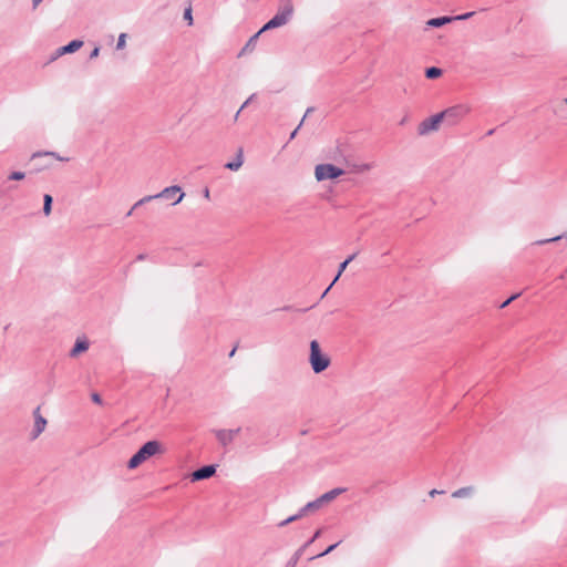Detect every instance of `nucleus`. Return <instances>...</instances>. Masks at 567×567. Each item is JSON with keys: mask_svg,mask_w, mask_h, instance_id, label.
Instances as JSON below:
<instances>
[{"mask_svg": "<svg viewBox=\"0 0 567 567\" xmlns=\"http://www.w3.org/2000/svg\"><path fill=\"white\" fill-rule=\"evenodd\" d=\"M293 14L292 0H280L277 13L250 39L252 42L258 35L267 30L280 28L287 24Z\"/></svg>", "mask_w": 567, "mask_h": 567, "instance_id": "1", "label": "nucleus"}, {"mask_svg": "<svg viewBox=\"0 0 567 567\" xmlns=\"http://www.w3.org/2000/svg\"><path fill=\"white\" fill-rule=\"evenodd\" d=\"M164 445L156 440L147 441L143 444L140 450L128 460L127 467L130 470H134L138 467L142 463L146 462L148 458L155 455H162L165 453Z\"/></svg>", "mask_w": 567, "mask_h": 567, "instance_id": "2", "label": "nucleus"}, {"mask_svg": "<svg viewBox=\"0 0 567 567\" xmlns=\"http://www.w3.org/2000/svg\"><path fill=\"white\" fill-rule=\"evenodd\" d=\"M184 196H185V194L179 186H177V185L168 186L155 195L144 196L143 198H141L140 200H137L134 204V207H140V206L144 205L145 203H148L154 199H167V200L172 199L173 200L172 205H177L178 203H181L183 200Z\"/></svg>", "mask_w": 567, "mask_h": 567, "instance_id": "3", "label": "nucleus"}, {"mask_svg": "<svg viewBox=\"0 0 567 567\" xmlns=\"http://www.w3.org/2000/svg\"><path fill=\"white\" fill-rule=\"evenodd\" d=\"M309 363L315 373L323 372L331 363L329 355L322 352L317 340L310 341Z\"/></svg>", "mask_w": 567, "mask_h": 567, "instance_id": "4", "label": "nucleus"}, {"mask_svg": "<svg viewBox=\"0 0 567 567\" xmlns=\"http://www.w3.org/2000/svg\"><path fill=\"white\" fill-rule=\"evenodd\" d=\"M346 491L347 489L343 487H337V488H333V489L322 494L317 499L309 502L306 506H303L302 513H308V512H312V511H317V509L321 508L323 505L332 502L333 499H336L339 495H341Z\"/></svg>", "mask_w": 567, "mask_h": 567, "instance_id": "5", "label": "nucleus"}, {"mask_svg": "<svg viewBox=\"0 0 567 567\" xmlns=\"http://www.w3.org/2000/svg\"><path fill=\"white\" fill-rule=\"evenodd\" d=\"M470 112V106L465 104H457L440 112V114L442 115L443 121L445 120L450 125H455Z\"/></svg>", "mask_w": 567, "mask_h": 567, "instance_id": "6", "label": "nucleus"}, {"mask_svg": "<svg viewBox=\"0 0 567 567\" xmlns=\"http://www.w3.org/2000/svg\"><path fill=\"white\" fill-rule=\"evenodd\" d=\"M344 174V171L332 164H318L315 167V177L318 182L336 179Z\"/></svg>", "mask_w": 567, "mask_h": 567, "instance_id": "7", "label": "nucleus"}, {"mask_svg": "<svg viewBox=\"0 0 567 567\" xmlns=\"http://www.w3.org/2000/svg\"><path fill=\"white\" fill-rule=\"evenodd\" d=\"M443 122L442 115L440 113L430 116L422 121L417 126V133L420 135H427L431 132H435L439 130L440 124Z\"/></svg>", "mask_w": 567, "mask_h": 567, "instance_id": "8", "label": "nucleus"}, {"mask_svg": "<svg viewBox=\"0 0 567 567\" xmlns=\"http://www.w3.org/2000/svg\"><path fill=\"white\" fill-rule=\"evenodd\" d=\"M33 417H34V425L31 431V440H35L40 436V434L45 430L47 426V420L41 415L40 408L38 406L33 411Z\"/></svg>", "mask_w": 567, "mask_h": 567, "instance_id": "9", "label": "nucleus"}, {"mask_svg": "<svg viewBox=\"0 0 567 567\" xmlns=\"http://www.w3.org/2000/svg\"><path fill=\"white\" fill-rule=\"evenodd\" d=\"M239 432L240 427L234 430H216L215 435L223 446H227L234 441V439L236 437V435L239 434Z\"/></svg>", "mask_w": 567, "mask_h": 567, "instance_id": "10", "label": "nucleus"}, {"mask_svg": "<svg viewBox=\"0 0 567 567\" xmlns=\"http://www.w3.org/2000/svg\"><path fill=\"white\" fill-rule=\"evenodd\" d=\"M82 47H83L82 40H73L69 44L59 48L55 51L54 55L51 58V61H53L64 54L73 53V52L78 51L79 49H81Z\"/></svg>", "mask_w": 567, "mask_h": 567, "instance_id": "11", "label": "nucleus"}, {"mask_svg": "<svg viewBox=\"0 0 567 567\" xmlns=\"http://www.w3.org/2000/svg\"><path fill=\"white\" fill-rule=\"evenodd\" d=\"M216 473V466L215 465H206L203 466L192 473V481H202L212 477Z\"/></svg>", "mask_w": 567, "mask_h": 567, "instance_id": "12", "label": "nucleus"}, {"mask_svg": "<svg viewBox=\"0 0 567 567\" xmlns=\"http://www.w3.org/2000/svg\"><path fill=\"white\" fill-rule=\"evenodd\" d=\"M243 164H244V151L241 147H239L237 151L235 161L226 163L225 168L236 172L243 166Z\"/></svg>", "mask_w": 567, "mask_h": 567, "instance_id": "13", "label": "nucleus"}, {"mask_svg": "<svg viewBox=\"0 0 567 567\" xmlns=\"http://www.w3.org/2000/svg\"><path fill=\"white\" fill-rule=\"evenodd\" d=\"M355 255H351L349 258H347L343 262L340 264L339 266V271L336 276V278L333 279V281L331 282V285L324 290V292L322 293L321 298H323L328 291L330 290V288L334 285V282L339 279V277L341 276V274L344 271V269L347 268L348 264L350 261H352L354 259Z\"/></svg>", "mask_w": 567, "mask_h": 567, "instance_id": "14", "label": "nucleus"}, {"mask_svg": "<svg viewBox=\"0 0 567 567\" xmlns=\"http://www.w3.org/2000/svg\"><path fill=\"white\" fill-rule=\"evenodd\" d=\"M453 21V17H439L430 19L426 22L427 27L440 28Z\"/></svg>", "mask_w": 567, "mask_h": 567, "instance_id": "15", "label": "nucleus"}, {"mask_svg": "<svg viewBox=\"0 0 567 567\" xmlns=\"http://www.w3.org/2000/svg\"><path fill=\"white\" fill-rule=\"evenodd\" d=\"M40 157H52L56 161H61V162H66L69 161L68 157H62L60 156L59 154L54 153V152H35L32 154L31 156V159L34 161L37 158H40Z\"/></svg>", "mask_w": 567, "mask_h": 567, "instance_id": "16", "label": "nucleus"}, {"mask_svg": "<svg viewBox=\"0 0 567 567\" xmlns=\"http://www.w3.org/2000/svg\"><path fill=\"white\" fill-rule=\"evenodd\" d=\"M89 342L86 340H81V339H78L73 349L71 350L70 352V355L71 357H76L78 354H80L81 352H84L89 349Z\"/></svg>", "mask_w": 567, "mask_h": 567, "instance_id": "17", "label": "nucleus"}, {"mask_svg": "<svg viewBox=\"0 0 567 567\" xmlns=\"http://www.w3.org/2000/svg\"><path fill=\"white\" fill-rule=\"evenodd\" d=\"M473 492H474V487L473 486L462 487V488H458L455 492H453L452 493V497H454V498L467 497V496L472 495Z\"/></svg>", "mask_w": 567, "mask_h": 567, "instance_id": "18", "label": "nucleus"}, {"mask_svg": "<svg viewBox=\"0 0 567 567\" xmlns=\"http://www.w3.org/2000/svg\"><path fill=\"white\" fill-rule=\"evenodd\" d=\"M52 202H53V198L51 195L45 194L43 196V214L45 216H49L52 212Z\"/></svg>", "mask_w": 567, "mask_h": 567, "instance_id": "19", "label": "nucleus"}, {"mask_svg": "<svg viewBox=\"0 0 567 567\" xmlns=\"http://www.w3.org/2000/svg\"><path fill=\"white\" fill-rule=\"evenodd\" d=\"M441 74H442V70L439 68H435V66L427 68L425 71V76L427 79H436V78L441 76Z\"/></svg>", "mask_w": 567, "mask_h": 567, "instance_id": "20", "label": "nucleus"}, {"mask_svg": "<svg viewBox=\"0 0 567 567\" xmlns=\"http://www.w3.org/2000/svg\"><path fill=\"white\" fill-rule=\"evenodd\" d=\"M306 514H307V513H302V508H301V509L299 511V513H298V514L292 515V516L288 517L287 519L282 520V522L279 524V526H280V527H284V526H286V525H288V524H290V523H292V522H295V520H297V519L301 518V517H302L303 515H306Z\"/></svg>", "mask_w": 567, "mask_h": 567, "instance_id": "21", "label": "nucleus"}, {"mask_svg": "<svg viewBox=\"0 0 567 567\" xmlns=\"http://www.w3.org/2000/svg\"><path fill=\"white\" fill-rule=\"evenodd\" d=\"M25 177L23 172H12L9 176V181H22Z\"/></svg>", "mask_w": 567, "mask_h": 567, "instance_id": "22", "label": "nucleus"}, {"mask_svg": "<svg viewBox=\"0 0 567 567\" xmlns=\"http://www.w3.org/2000/svg\"><path fill=\"white\" fill-rule=\"evenodd\" d=\"M565 237H567V235H560V236H556V237H553V238H548V239H544V240H538L535 244L544 245V244H548V243L558 241V240H560V239H563Z\"/></svg>", "mask_w": 567, "mask_h": 567, "instance_id": "23", "label": "nucleus"}, {"mask_svg": "<svg viewBox=\"0 0 567 567\" xmlns=\"http://www.w3.org/2000/svg\"><path fill=\"white\" fill-rule=\"evenodd\" d=\"M184 20L187 21L188 25L193 24V14H192V8L188 7L184 11Z\"/></svg>", "mask_w": 567, "mask_h": 567, "instance_id": "24", "label": "nucleus"}, {"mask_svg": "<svg viewBox=\"0 0 567 567\" xmlns=\"http://www.w3.org/2000/svg\"><path fill=\"white\" fill-rule=\"evenodd\" d=\"M474 14H475V12L471 11V12H466V13H463V14H460V16H455V17H453V21H455V20H458V21L467 20V19L472 18Z\"/></svg>", "mask_w": 567, "mask_h": 567, "instance_id": "25", "label": "nucleus"}, {"mask_svg": "<svg viewBox=\"0 0 567 567\" xmlns=\"http://www.w3.org/2000/svg\"><path fill=\"white\" fill-rule=\"evenodd\" d=\"M125 43H126V34L125 33H121L118 39H117L116 49L117 50L123 49L125 47Z\"/></svg>", "mask_w": 567, "mask_h": 567, "instance_id": "26", "label": "nucleus"}, {"mask_svg": "<svg viewBox=\"0 0 567 567\" xmlns=\"http://www.w3.org/2000/svg\"><path fill=\"white\" fill-rule=\"evenodd\" d=\"M310 112H312V107H309L307 111H306V114L303 117H306ZM305 118L301 120L300 124L298 125V127L290 134V140H293L297 135V132L298 130L300 128V126L302 125Z\"/></svg>", "mask_w": 567, "mask_h": 567, "instance_id": "27", "label": "nucleus"}, {"mask_svg": "<svg viewBox=\"0 0 567 567\" xmlns=\"http://www.w3.org/2000/svg\"><path fill=\"white\" fill-rule=\"evenodd\" d=\"M519 296H520V293H515V295L511 296L507 300H505V301L499 306V308H501V309L506 308V307H507L512 301H514L515 299H517Z\"/></svg>", "mask_w": 567, "mask_h": 567, "instance_id": "28", "label": "nucleus"}, {"mask_svg": "<svg viewBox=\"0 0 567 567\" xmlns=\"http://www.w3.org/2000/svg\"><path fill=\"white\" fill-rule=\"evenodd\" d=\"M341 542H338L331 546H329L323 553L319 554L317 557H322V556H326L328 555L329 553H331L334 548H337V546L340 544Z\"/></svg>", "mask_w": 567, "mask_h": 567, "instance_id": "29", "label": "nucleus"}, {"mask_svg": "<svg viewBox=\"0 0 567 567\" xmlns=\"http://www.w3.org/2000/svg\"><path fill=\"white\" fill-rule=\"evenodd\" d=\"M91 399L96 404H102V398L99 393H92Z\"/></svg>", "mask_w": 567, "mask_h": 567, "instance_id": "30", "label": "nucleus"}, {"mask_svg": "<svg viewBox=\"0 0 567 567\" xmlns=\"http://www.w3.org/2000/svg\"><path fill=\"white\" fill-rule=\"evenodd\" d=\"M320 534H321V530H320V529H319V530H317V532L315 533V535L312 536V538H311V539H310V540H309L305 546H308V545H310L311 543H313V542H315V540L320 536Z\"/></svg>", "mask_w": 567, "mask_h": 567, "instance_id": "31", "label": "nucleus"}, {"mask_svg": "<svg viewBox=\"0 0 567 567\" xmlns=\"http://www.w3.org/2000/svg\"><path fill=\"white\" fill-rule=\"evenodd\" d=\"M99 53H100V48H97V47H96V48H94V49H93V51L91 52L90 58H91V59H94V58H96V56L99 55Z\"/></svg>", "mask_w": 567, "mask_h": 567, "instance_id": "32", "label": "nucleus"}, {"mask_svg": "<svg viewBox=\"0 0 567 567\" xmlns=\"http://www.w3.org/2000/svg\"><path fill=\"white\" fill-rule=\"evenodd\" d=\"M254 96L255 94H252L247 101H245V103L240 106L239 112H241L250 103Z\"/></svg>", "mask_w": 567, "mask_h": 567, "instance_id": "33", "label": "nucleus"}, {"mask_svg": "<svg viewBox=\"0 0 567 567\" xmlns=\"http://www.w3.org/2000/svg\"><path fill=\"white\" fill-rule=\"evenodd\" d=\"M145 258H146V255H145V254H140V255H137L136 260L142 261V260H144Z\"/></svg>", "mask_w": 567, "mask_h": 567, "instance_id": "34", "label": "nucleus"}, {"mask_svg": "<svg viewBox=\"0 0 567 567\" xmlns=\"http://www.w3.org/2000/svg\"><path fill=\"white\" fill-rule=\"evenodd\" d=\"M41 2L42 0H32L33 8H37Z\"/></svg>", "mask_w": 567, "mask_h": 567, "instance_id": "35", "label": "nucleus"}, {"mask_svg": "<svg viewBox=\"0 0 567 567\" xmlns=\"http://www.w3.org/2000/svg\"><path fill=\"white\" fill-rule=\"evenodd\" d=\"M440 493H441V492H440V491H437V489H432V491L430 492V495H431V496H434V495L440 494Z\"/></svg>", "mask_w": 567, "mask_h": 567, "instance_id": "36", "label": "nucleus"}, {"mask_svg": "<svg viewBox=\"0 0 567 567\" xmlns=\"http://www.w3.org/2000/svg\"><path fill=\"white\" fill-rule=\"evenodd\" d=\"M299 555H300V550H299L298 553H296V557H295V559H292V563H293V564H296V563H297V560H298V558H299Z\"/></svg>", "mask_w": 567, "mask_h": 567, "instance_id": "37", "label": "nucleus"}, {"mask_svg": "<svg viewBox=\"0 0 567 567\" xmlns=\"http://www.w3.org/2000/svg\"><path fill=\"white\" fill-rule=\"evenodd\" d=\"M136 208H137V207H134V206H133V207L127 212L126 216H131V215L133 214V210H134V209H136Z\"/></svg>", "mask_w": 567, "mask_h": 567, "instance_id": "38", "label": "nucleus"}, {"mask_svg": "<svg viewBox=\"0 0 567 567\" xmlns=\"http://www.w3.org/2000/svg\"><path fill=\"white\" fill-rule=\"evenodd\" d=\"M361 168H362L363 171H368V169H370V165H369V164H364V165H362V167H361Z\"/></svg>", "mask_w": 567, "mask_h": 567, "instance_id": "39", "label": "nucleus"}, {"mask_svg": "<svg viewBox=\"0 0 567 567\" xmlns=\"http://www.w3.org/2000/svg\"><path fill=\"white\" fill-rule=\"evenodd\" d=\"M239 114H240V112H239V110H238V111H237V113L235 114V118H234L235 121H237V120H238Z\"/></svg>", "mask_w": 567, "mask_h": 567, "instance_id": "40", "label": "nucleus"}, {"mask_svg": "<svg viewBox=\"0 0 567 567\" xmlns=\"http://www.w3.org/2000/svg\"><path fill=\"white\" fill-rule=\"evenodd\" d=\"M49 166H50L49 164H44V165H42V166L40 167V169L47 168V167H49Z\"/></svg>", "mask_w": 567, "mask_h": 567, "instance_id": "41", "label": "nucleus"}, {"mask_svg": "<svg viewBox=\"0 0 567 567\" xmlns=\"http://www.w3.org/2000/svg\"><path fill=\"white\" fill-rule=\"evenodd\" d=\"M235 351L236 349H233L231 352L229 353V357H233L235 354Z\"/></svg>", "mask_w": 567, "mask_h": 567, "instance_id": "42", "label": "nucleus"}, {"mask_svg": "<svg viewBox=\"0 0 567 567\" xmlns=\"http://www.w3.org/2000/svg\"><path fill=\"white\" fill-rule=\"evenodd\" d=\"M205 196L208 197L209 196V190L208 189H205Z\"/></svg>", "mask_w": 567, "mask_h": 567, "instance_id": "43", "label": "nucleus"}, {"mask_svg": "<svg viewBox=\"0 0 567 567\" xmlns=\"http://www.w3.org/2000/svg\"><path fill=\"white\" fill-rule=\"evenodd\" d=\"M566 102H567V100H566Z\"/></svg>", "mask_w": 567, "mask_h": 567, "instance_id": "44", "label": "nucleus"}]
</instances>
